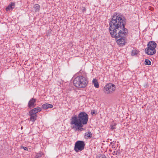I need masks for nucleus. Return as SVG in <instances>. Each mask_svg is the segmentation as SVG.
Here are the masks:
<instances>
[{"label":"nucleus","instance_id":"aec40b11","mask_svg":"<svg viewBox=\"0 0 158 158\" xmlns=\"http://www.w3.org/2000/svg\"><path fill=\"white\" fill-rule=\"evenodd\" d=\"M81 10L82 12H84L86 11V8L85 7H82L81 8Z\"/></svg>","mask_w":158,"mask_h":158},{"label":"nucleus","instance_id":"f8f14e48","mask_svg":"<svg viewBox=\"0 0 158 158\" xmlns=\"http://www.w3.org/2000/svg\"><path fill=\"white\" fill-rule=\"evenodd\" d=\"M42 109L40 107H36L35 108H34L30 111L33 112L35 114H36L38 112L41 111V110Z\"/></svg>","mask_w":158,"mask_h":158},{"label":"nucleus","instance_id":"f03ea898","mask_svg":"<svg viewBox=\"0 0 158 158\" xmlns=\"http://www.w3.org/2000/svg\"><path fill=\"white\" fill-rule=\"evenodd\" d=\"M88 119L87 114L84 111L79 113L78 116H73L70 119V124L71 128L75 131L84 130L82 127L84 125L87 123Z\"/></svg>","mask_w":158,"mask_h":158},{"label":"nucleus","instance_id":"b1692460","mask_svg":"<svg viewBox=\"0 0 158 158\" xmlns=\"http://www.w3.org/2000/svg\"><path fill=\"white\" fill-rule=\"evenodd\" d=\"M22 128H23V127H21V129H22Z\"/></svg>","mask_w":158,"mask_h":158},{"label":"nucleus","instance_id":"0eeeda50","mask_svg":"<svg viewBox=\"0 0 158 158\" xmlns=\"http://www.w3.org/2000/svg\"><path fill=\"white\" fill-rule=\"evenodd\" d=\"M85 144L83 141L78 140L77 141L75 144L74 149L76 152L81 151L85 148Z\"/></svg>","mask_w":158,"mask_h":158},{"label":"nucleus","instance_id":"9d476101","mask_svg":"<svg viewBox=\"0 0 158 158\" xmlns=\"http://www.w3.org/2000/svg\"><path fill=\"white\" fill-rule=\"evenodd\" d=\"M15 6V3L13 2H12L6 8V10L7 11L10 10H12L14 8Z\"/></svg>","mask_w":158,"mask_h":158},{"label":"nucleus","instance_id":"412c9836","mask_svg":"<svg viewBox=\"0 0 158 158\" xmlns=\"http://www.w3.org/2000/svg\"><path fill=\"white\" fill-rule=\"evenodd\" d=\"M110 144L111 145H112V146H114V145H115V143L114 142V141L113 142H111L110 143Z\"/></svg>","mask_w":158,"mask_h":158},{"label":"nucleus","instance_id":"20e7f679","mask_svg":"<svg viewBox=\"0 0 158 158\" xmlns=\"http://www.w3.org/2000/svg\"><path fill=\"white\" fill-rule=\"evenodd\" d=\"M117 33H114L110 34L111 37L117 40V43L120 46L124 45L125 37L128 33L127 29L123 30L122 31Z\"/></svg>","mask_w":158,"mask_h":158},{"label":"nucleus","instance_id":"6ab92c4d","mask_svg":"<svg viewBox=\"0 0 158 158\" xmlns=\"http://www.w3.org/2000/svg\"><path fill=\"white\" fill-rule=\"evenodd\" d=\"M137 54V52L136 51H132L131 52V55L133 56L136 55Z\"/></svg>","mask_w":158,"mask_h":158},{"label":"nucleus","instance_id":"39448f33","mask_svg":"<svg viewBox=\"0 0 158 158\" xmlns=\"http://www.w3.org/2000/svg\"><path fill=\"white\" fill-rule=\"evenodd\" d=\"M157 45L154 42H149L147 45L148 47L145 49V53L149 55H152L156 53L155 48Z\"/></svg>","mask_w":158,"mask_h":158},{"label":"nucleus","instance_id":"6e6552de","mask_svg":"<svg viewBox=\"0 0 158 158\" xmlns=\"http://www.w3.org/2000/svg\"><path fill=\"white\" fill-rule=\"evenodd\" d=\"M36 102V99L34 98H32L29 101L27 106L30 109H31L35 106V102Z\"/></svg>","mask_w":158,"mask_h":158},{"label":"nucleus","instance_id":"a878e982","mask_svg":"<svg viewBox=\"0 0 158 158\" xmlns=\"http://www.w3.org/2000/svg\"><path fill=\"white\" fill-rule=\"evenodd\" d=\"M115 152L114 151V153H115Z\"/></svg>","mask_w":158,"mask_h":158},{"label":"nucleus","instance_id":"dca6fc26","mask_svg":"<svg viewBox=\"0 0 158 158\" xmlns=\"http://www.w3.org/2000/svg\"><path fill=\"white\" fill-rule=\"evenodd\" d=\"M145 64L149 65L151 64V62L148 59H146L145 60Z\"/></svg>","mask_w":158,"mask_h":158},{"label":"nucleus","instance_id":"4468645a","mask_svg":"<svg viewBox=\"0 0 158 158\" xmlns=\"http://www.w3.org/2000/svg\"><path fill=\"white\" fill-rule=\"evenodd\" d=\"M92 133L90 131H88L85 133V138H91L92 137Z\"/></svg>","mask_w":158,"mask_h":158},{"label":"nucleus","instance_id":"f3484780","mask_svg":"<svg viewBox=\"0 0 158 158\" xmlns=\"http://www.w3.org/2000/svg\"><path fill=\"white\" fill-rule=\"evenodd\" d=\"M116 124L114 123L113 124H112L110 125V126L111 127V130H113L114 129H116Z\"/></svg>","mask_w":158,"mask_h":158},{"label":"nucleus","instance_id":"2eb2a0df","mask_svg":"<svg viewBox=\"0 0 158 158\" xmlns=\"http://www.w3.org/2000/svg\"><path fill=\"white\" fill-rule=\"evenodd\" d=\"M34 8L35 12H38L40 9V7L39 4H36L35 5Z\"/></svg>","mask_w":158,"mask_h":158},{"label":"nucleus","instance_id":"9b49d317","mask_svg":"<svg viewBox=\"0 0 158 158\" xmlns=\"http://www.w3.org/2000/svg\"><path fill=\"white\" fill-rule=\"evenodd\" d=\"M53 106L52 104L46 103L43 105L42 107L43 109L46 110L48 108H51Z\"/></svg>","mask_w":158,"mask_h":158},{"label":"nucleus","instance_id":"a211bd4d","mask_svg":"<svg viewBox=\"0 0 158 158\" xmlns=\"http://www.w3.org/2000/svg\"><path fill=\"white\" fill-rule=\"evenodd\" d=\"M97 158H106V156L103 155H100L97 156Z\"/></svg>","mask_w":158,"mask_h":158},{"label":"nucleus","instance_id":"5701e85b","mask_svg":"<svg viewBox=\"0 0 158 158\" xmlns=\"http://www.w3.org/2000/svg\"><path fill=\"white\" fill-rule=\"evenodd\" d=\"M38 154H38H38H37V155H36V156H37V155H38ZM39 155H40V154H39Z\"/></svg>","mask_w":158,"mask_h":158},{"label":"nucleus","instance_id":"ddd939ff","mask_svg":"<svg viewBox=\"0 0 158 158\" xmlns=\"http://www.w3.org/2000/svg\"><path fill=\"white\" fill-rule=\"evenodd\" d=\"M93 83L94 84V86L96 88H98L99 86V84L97 79H94L92 81Z\"/></svg>","mask_w":158,"mask_h":158},{"label":"nucleus","instance_id":"1a4fd4ad","mask_svg":"<svg viewBox=\"0 0 158 158\" xmlns=\"http://www.w3.org/2000/svg\"><path fill=\"white\" fill-rule=\"evenodd\" d=\"M29 115L30 116V120L32 122H34L36 119L37 115L30 111H29Z\"/></svg>","mask_w":158,"mask_h":158},{"label":"nucleus","instance_id":"f257e3e1","mask_svg":"<svg viewBox=\"0 0 158 158\" xmlns=\"http://www.w3.org/2000/svg\"><path fill=\"white\" fill-rule=\"evenodd\" d=\"M125 23L126 19L123 15L117 14L114 15L109 24L110 34L119 33L123 29H127L125 27Z\"/></svg>","mask_w":158,"mask_h":158},{"label":"nucleus","instance_id":"7ed1b4c3","mask_svg":"<svg viewBox=\"0 0 158 158\" xmlns=\"http://www.w3.org/2000/svg\"><path fill=\"white\" fill-rule=\"evenodd\" d=\"M88 83V79L86 77L79 76L76 77L73 80L74 86L79 88H84L85 87Z\"/></svg>","mask_w":158,"mask_h":158},{"label":"nucleus","instance_id":"423d86ee","mask_svg":"<svg viewBox=\"0 0 158 158\" xmlns=\"http://www.w3.org/2000/svg\"><path fill=\"white\" fill-rule=\"evenodd\" d=\"M115 85L112 83H107L104 87L103 91L106 94H111L116 90Z\"/></svg>","mask_w":158,"mask_h":158},{"label":"nucleus","instance_id":"393cba45","mask_svg":"<svg viewBox=\"0 0 158 158\" xmlns=\"http://www.w3.org/2000/svg\"><path fill=\"white\" fill-rule=\"evenodd\" d=\"M40 156H38V157H40Z\"/></svg>","mask_w":158,"mask_h":158},{"label":"nucleus","instance_id":"4be33fe9","mask_svg":"<svg viewBox=\"0 0 158 158\" xmlns=\"http://www.w3.org/2000/svg\"><path fill=\"white\" fill-rule=\"evenodd\" d=\"M23 149L26 151H27L28 150L27 148L26 147H23Z\"/></svg>","mask_w":158,"mask_h":158}]
</instances>
